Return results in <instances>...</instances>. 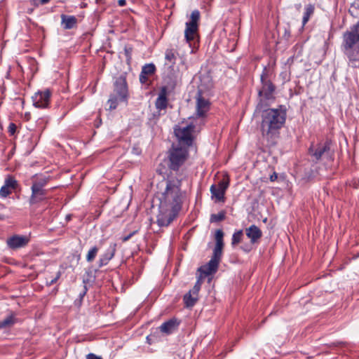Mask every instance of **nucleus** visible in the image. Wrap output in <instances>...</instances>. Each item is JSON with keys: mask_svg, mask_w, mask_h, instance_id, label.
<instances>
[{"mask_svg": "<svg viewBox=\"0 0 359 359\" xmlns=\"http://www.w3.org/2000/svg\"><path fill=\"white\" fill-rule=\"evenodd\" d=\"M181 185V180L177 177L166 181L165 189L159 198L160 213L157 216L158 226H168L180 210L182 203Z\"/></svg>", "mask_w": 359, "mask_h": 359, "instance_id": "1", "label": "nucleus"}, {"mask_svg": "<svg viewBox=\"0 0 359 359\" xmlns=\"http://www.w3.org/2000/svg\"><path fill=\"white\" fill-rule=\"evenodd\" d=\"M265 107L258 110L262 118L260 131L266 145L271 147L276 144L280 137V131L286 121L287 111L282 105L277 109Z\"/></svg>", "mask_w": 359, "mask_h": 359, "instance_id": "2", "label": "nucleus"}, {"mask_svg": "<svg viewBox=\"0 0 359 359\" xmlns=\"http://www.w3.org/2000/svg\"><path fill=\"white\" fill-rule=\"evenodd\" d=\"M341 50L352 68H359V20L344 32Z\"/></svg>", "mask_w": 359, "mask_h": 359, "instance_id": "3", "label": "nucleus"}, {"mask_svg": "<svg viewBox=\"0 0 359 359\" xmlns=\"http://www.w3.org/2000/svg\"><path fill=\"white\" fill-rule=\"evenodd\" d=\"M260 80L261 86L258 89L259 101L257 105V110H261L264 107H266V101H273L276 98L274 94L276 88L271 81L266 67L262 71Z\"/></svg>", "mask_w": 359, "mask_h": 359, "instance_id": "4", "label": "nucleus"}, {"mask_svg": "<svg viewBox=\"0 0 359 359\" xmlns=\"http://www.w3.org/2000/svg\"><path fill=\"white\" fill-rule=\"evenodd\" d=\"M189 155L187 147H173L169 152V168L172 170H178L186 161Z\"/></svg>", "mask_w": 359, "mask_h": 359, "instance_id": "5", "label": "nucleus"}, {"mask_svg": "<svg viewBox=\"0 0 359 359\" xmlns=\"http://www.w3.org/2000/svg\"><path fill=\"white\" fill-rule=\"evenodd\" d=\"M195 125L191 123L184 127H176L174 132L179 142L189 147L194 142V137L193 133Z\"/></svg>", "mask_w": 359, "mask_h": 359, "instance_id": "6", "label": "nucleus"}, {"mask_svg": "<svg viewBox=\"0 0 359 359\" xmlns=\"http://www.w3.org/2000/svg\"><path fill=\"white\" fill-rule=\"evenodd\" d=\"M330 144V141H326L325 143H320L316 146L311 145L309 149V153L316 161L322 158L331 160L332 159L333 153L331 151Z\"/></svg>", "mask_w": 359, "mask_h": 359, "instance_id": "7", "label": "nucleus"}, {"mask_svg": "<svg viewBox=\"0 0 359 359\" xmlns=\"http://www.w3.org/2000/svg\"><path fill=\"white\" fill-rule=\"evenodd\" d=\"M50 96L51 92L49 89L36 92L32 96L34 106L41 109L48 107Z\"/></svg>", "mask_w": 359, "mask_h": 359, "instance_id": "8", "label": "nucleus"}, {"mask_svg": "<svg viewBox=\"0 0 359 359\" xmlns=\"http://www.w3.org/2000/svg\"><path fill=\"white\" fill-rule=\"evenodd\" d=\"M114 89L113 93L119 96V99L127 100L128 96V85L126 78L121 75L114 82Z\"/></svg>", "mask_w": 359, "mask_h": 359, "instance_id": "9", "label": "nucleus"}, {"mask_svg": "<svg viewBox=\"0 0 359 359\" xmlns=\"http://www.w3.org/2000/svg\"><path fill=\"white\" fill-rule=\"evenodd\" d=\"M196 116L205 117L207 112L210 109V102L205 99L202 95V92L198 90L196 95Z\"/></svg>", "mask_w": 359, "mask_h": 359, "instance_id": "10", "label": "nucleus"}, {"mask_svg": "<svg viewBox=\"0 0 359 359\" xmlns=\"http://www.w3.org/2000/svg\"><path fill=\"white\" fill-rule=\"evenodd\" d=\"M18 183L17 180L11 175H8L5 179L4 185L0 189V197L6 198L13 190L18 188Z\"/></svg>", "mask_w": 359, "mask_h": 359, "instance_id": "11", "label": "nucleus"}, {"mask_svg": "<svg viewBox=\"0 0 359 359\" xmlns=\"http://www.w3.org/2000/svg\"><path fill=\"white\" fill-rule=\"evenodd\" d=\"M168 90L167 86H163L160 89L158 97L155 101V107L157 110L161 111L165 110L168 105Z\"/></svg>", "mask_w": 359, "mask_h": 359, "instance_id": "12", "label": "nucleus"}, {"mask_svg": "<svg viewBox=\"0 0 359 359\" xmlns=\"http://www.w3.org/2000/svg\"><path fill=\"white\" fill-rule=\"evenodd\" d=\"M32 194L29 199L31 205H35L45 201L47 197L48 190L46 189H38L31 187Z\"/></svg>", "mask_w": 359, "mask_h": 359, "instance_id": "13", "label": "nucleus"}, {"mask_svg": "<svg viewBox=\"0 0 359 359\" xmlns=\"http://www.w3.org/2000/svg\"><path fill=\"white\" fill-rule=\"evenodd\" d=\"M223 237H224V233H223L222 230H221V229L217 230L216 233H215L216 244H215V248L213 250V256L212 257V258H215L219 262L221 259L222 254V249L224 247Z\"/></svg>", "mask_w": 359, "mask_h": 359, "instance_id": "14", "label": "nucleus"}, {"mask_svg": "<svg viewBox=\"0 0 359 359\" xmlns=\"http://www.w3.org/2000/svg\"><path fill=\"white\" fill-rule=\"evenodd\" d=\"M116 251V243H112L109 245L106 251L100 255L98 261V266L101 268L107 265L109 261L114 257Z\"/></svg>", "mask_w": 359, "mask_h": 359, "instance_id": "15", "label": "nucleus"}, {"mask_svg": "<svg viewBox=\"0 0 359 359\" xmlns=\"http://www.w3.org/2000/svg\"><path fill=\"white\" fill-rule=\"evenodd\" d=\"M29 241L27 236L15 235L7 240V245L11 249H18L26 246Z\"/></svg>", "mask_w": 359, "mask_h": 359, "instance_id": "16", "label": "nucleus"}, {"mask_svg": "<svg viewBox=\"0 0 359 359\" xmlns=\"http://www.w3.org/2000/svg\"><path fill=\"white\" fill-rule=\"evenodd\" d=\"M219 262L216 259L211 258L206 264L201 266L198 271L205 276L212 275L217 271Z\"/></svg>", "mask_w": 359, "mask_h": 359, "instance_id": "17", "label": "nucleus"}, {"mask_svg": "<svg viewBox=\"0 0 359 359\" xmlns=\"http://www.w3.org/2000/svg\"><path fill=\"white\" fill-rule=\"evenodd\" d=\"M50 180L49 175L43 174H36L32 177V187L38 189H45L44 187L47 185Z\"/></svg>", "mask_w": 359, "mask_h": 359, "instance_id": "18", "label": "nucleus"}, {"mask_svg": "<svg viewBox=\"0 0 359 359\" xmlns=\"http://www.w3.org/2000/svg\"><path fill=\"white\" fill-rule=\"evenodd\" d=\"M180 325V322L176 318H171L163 323L159 327L163 333L170 334L176 330Z\"/></svg>", "mask_w": 359, "mask_h": 359, "instance_id": "19", "label": "nucleus"}, {"mask_svg": "<svg viewBox=\"0 0 359 359\" xmlns=\"http://www.w3.org/2000/svg\"><path fill=\"white\" fill-rule=\"evenodd\" d=\"M198 25H189L186 23V29L184 31V36L187 43L191 45L198 36Z\"/></svg>", "mask_w": 359, "mask_h": 359, "instance_id": "20", "label": "nucleus"}, {"mask_svg": "<svg viewBox=\"0 0 359 359\" xmlns=\"http://www.w3.org/2000/svg\"><path fill=\"white\" fill-rule=\"evenodd\" d=\"M246 236L250 239L252 243H257L262 236V232L256 225H251L245 229Z\"/></svg>", "mask_w": 359, "mask_h": 359, "instance_id": "21", "label": "nucleus"}, {"mask_svg": "<svg viewBox=\"0 0 359 359\" xmlns=\"http://www.w3.org/2000/svg\"><path fill=\"white\" fill-rule=\"evenodd\" d=\"M77 18L74 15H61V25L65 29H71L77 25Z\"/></svg>", "mask_w": 359, "mask_h": 359, "instance_id": "22", "label": "nucleus"}, {"mask_svg": "<svg viewBox=\"0 0 359 359\" xmlns=\"http://www.w3.org/2000/svg\"><path fill=\"white\" fill-rule=\"evenodd\" d=\"M210 191L212 198L215 199L216 202L224 201L226 192L221 189V188H219L215 184H212L210 187Z\"/></svg>", "mask_w": 359, "mask_h": 359, "instance_id": "23", "label": "nucleus"}, {"mask_svg": "<svg viewBox=\"0 0 359 359\" xmlns=\"http://www.w3.org/2000/svg\"><path fill=\"white\" fill-rule=\"evenodd\" d=\"M315 11L314 5L313 4H307L304 8V13L302 18V24L305 25L310 18L313 15Z\"/></svg>", "mask_w": 359, "mask_h": 359, "instance_id": "24", "label": "nucleus"}, {"mask_svg": "<svg viewBox=\"0 0 359 359\" xmlns=\"http://www.w3.org/2000/svg\"><path fill=\"white\" fill-rule=\"evenodd\" d=\"M127 100H122L121 99H119V96L112 93L110 95L109 98L107 101V104L109 105V109L113 110L115 109L118 103L121 102H126Z\"/></svg>", "mask_w": 359, "mask_h": 359, "instance_id": "25", "label": "nucleus"}, {"mask_svg": "<svg viewBox=\"0 0 359 359\" xmlns=\"http://www.w3.org/2000/svg\"><path fill=\"white\" fill-rule=\"evenodd\" d=\"M198 297H194L192 293L189 292L185 294L183 300L186 307H192L195 305L196 302L198 301Z\"/></svg>", "mask_w": 359, "mask_h": 359, "instance_id": "26", "label": "nucleus"}, {"mask_svg": "<svg viewBox=\"0 0 359 359\" xmlns=\"http://www.w3.org/2000/svg\"><path fill=\"white\" fill-rule=\"evenodd\" d=\"M16 323V318L13 313L8 316L2 321H0V328L11 327Z\"/></svg>", "mask_w": 359, "mask_h": 359, "instance_id": "27", "label": "nucleus"}, {"mask_svg": "<svg viewBox=\"0 0 359 359\" xmlns=\"http://www.w3.org/2000/svg\"><path fill=\"white\" fill-rule=\"evenodd\" d=\"M156 68L153 63L146 64L142 68L140 73L147 76H152L156 72Z\"/></svg>", "mask_w": 359, "mask_h": 359, "instance_id": "28", "label": "nucleus"}, {"mask_svg": "<svg viewBox=\"0 0 359 359\" xmlns=\"http://www.w3.org/2000/svg\"><path fill=\"white\" fill-rule=\"evenodd\" d=\"M99 251V248L96 245L92 247L88 252L86 255V261L88 262H92L94 261L96 257L97 252Z\"/></svg>", "mask_w": 359, "mask_h": 359, "instance_id": "29", "label": "nucleus"}, {"mask_svg": "<svg viewBox=\"0 0 359 359\" xmlns=\"http://www.w3.org/2000/svg\"><path fill=\"white\" fill-rule=\"evenodd\" d=\"M165 60L172 65L175 63L176 56L175 51L174 49H167L165 53Z\"/></svg>", "mask_w": 359, "mask_h": 359, "instance_id": "30", "label": "nucleus"}, {"mask_svg": "<svg viewBox=\"0 0 359 359\" xmlns=\"http://www.w3.org/2000/svg\"><path fill=\"white\" fill-rule=\"evenodd\" d=\"M229 177L228 175H225L222 177V179L217 184H215L219 188H221L223 191L226 192V189H228L229 186Z\"/></svg>", "mask_w": 359, "mask_h": 359, "instance_id": "31", "label": "nucleus"}, {"mask_svg": "<svg viewBox=\"0 0 359 359\" xmlns=\"http://www.w3.org/2000/svg\"><path fill=\"white\" fill-rule=\"evenodd\" d=\"M225 212L221 211L217 214H212L210 216V222H219L225 219Z\"/></svg>", "mask_w": 359, "mask_h": 359, "instance_id": "32", "label": "nucleus"}, {"mask_svg": "<svg viewBox=\"0 0 359 359\" xmlns=\"http://www.w3.org/2000/svg\"><path fill=\"white\" fill-rule=\"evenodd\" d=\"M200 19V12L198 10L193 11L191 14V20L187 22V24L198 25Z\"/></svg>", "mask_w": 359, "mask_h": 359, "instance_id": "33", "label": "nucleus"}, {"mask_svg": "<svg viewBox=\"0 0 359 359\" xmlns=\"http://www.w3.org/2000/svg\"><path fill=\"white\" fill-rule=\"evenodd\" d=\"M243 237V231L239 230L235 232L232 236L231 245H236L241 243Z\"/></svg>", "mask_w": 359, "mask_h": 359, "instance_id": "34", "label": "nucleus"}, {"mask_svg": "<svg viewBox=\"0 0 359 359\" xmlns=\"http://www.w3.org/2000/svg\"><path fill=\"white\" fill-rule=\"evenodd\" d=\"M201 280L198 279L196 283H195L194 286L191 290H189L191 293L194 294V297H196L198 298V292L200 291L201 287Z\"/></svg>", "mask_w": 359, "mask_h": 359, "instance_id": "35", "label": "nucleus"}, {"mask_svg": "<svg viewBox=\"0 0 359 359\" xmlns=\"http://www.w3.org/2000/svg\"><path fill=\"white\" fill-rule=\"evenodd\" d=\"M161 111L157 110L156 112H154L151 114L150 117L149 118V123L152 124H156V122L158 121L160 116H161Z\"/></svg>", "mask_w": 359, "mask_h": 359, "instance_id": "36", "label": "nucleus"}, {"mask_svg": "<svg viewBox=\"0 0 359 359\" xmlns=\"http://www.w3.org/2000/svg\"><path fill=\"white\" fill-rule=\"evenodd\" d=\"M149 76L147 75H145L144 74L140 73V81L142 84L149 86L150 82H149Z\"/></svg>", "mask_w": 359, "mask_h": 359, "instance_id": "37", "label": "nucleus"}, {"mask_svg": "<svg viewBox=\"0 0 359 359\" xmlns=\"http://www.w3.org/2000/svg\"><path fill=\"white\" fill-rule=\"evenodd\" d=\"M8 130L11 135H14L16 130L15 124L13 123H11L8 126Z\"/></svg>", "mask_w": 359, "mask_h": 359, "instance_id": "38", "label": "nucleus"}, {"mask_svg": "<svg viewBox=\"0 0 359 359\" xmlns=\"http://www.w3.org/2000/svg\"><path fill=\"white\" fill-rule=\"evenodd\" d=\"M60 276H61V273H60V271H58V272H57V275H56V276H55V278H54L53 279H52V280H51L48 283V285H53L54 283H55L57 282V280L60 278Z\"/></svg>", "mask_w": 359, "mask_h": 359, "instance_id": "39", "label": "nucleus"}, {"mask_svg": "<svg viewBox=\"0 0 359 359\" xmlns=\"http://www.w3.org/2000/svg\"><path fill=\"white\" fill-rule=\"evenodd\" d=\"M86 359H102V357L98 356L94 353H88L86 355Z\"/></svg>", "mask_w": 359, "mask_h": 359, "instance_id": "40", "label": "nucleus"}, {"mask_svg": "<svg viewBox=\"0 0 359 359\" xmlns=\"http://www.w3.org/2000/svg\"><path fill=\"white\" fill-rule=\"evenodd\" d=\"M125 54L127 57L128 59H130L131 57V53H132V48H125Z\"/></svg>", "mask_w": 359, "mask_h": 359, "instance_id": "41", "label": "nucleus"}, {"mask_svg": "<svg viewBox=\"0 0 359 359\" xmlns=\"http://www.w3.org/2000/svg\"><path fill=\"white\" fill-rule=\"evenodd\" d=\"M135 233H136V231H133V232L130 233V234H128V236H124L122 238L123 241V242L128 241Z\"/></svg>", "mask_w": 359, "mask_h": 359, "instance_id": "42", "label": "nucleus"}, {"mask_svg": "<svg viewBox=\"0 0 359 359\" xmlns=\"http://www.w3.org/2000/svg\"><path fill=\"white\" fill-rule=\"evenodd\" d=\"M278 178V175L276 172H273L271 176H270V180L271 182H274L275 180H276Z\"/></svg>", "mask_w": 359, "mask_h": 359, "instance_id": "43", "label": "nucleus"}, {"mask_svg": "<svg viewBox=\"0 0 359 359\" xmlns=\"http://www.w3.org/2000/svg\"><path fill=\"white\" fill-rule=\"evenodd\" d=\"M118 4L120 6H124L126 5V0H118Z\"/></svg>", "mask_w": 359, "mask_h": 359, "instance_id": "44", "label": "nucleus"}, {"mask_svg": "<svg viewBox=\"0 0 359 359\" xmlns=\"http://www.w3.org/2000/svg\"><path fill=\"white\" fill-rule=\"evenodd\" d=\"M294 56H292L287 60V63H292L294 62Z\"/></svg>", "mask_w": 359, "mask_h": 359, "instance_id": "45", "label": "nucleus"}, {"mask_svg": "<svg viewBox=\"0 0 359 359\" xmlns=\"http://www.w3.org/2000/svg\"><path fill=\"white\" fill-rule=\"evenodd\" d=\"M39 1H40L41 4L43 5V4H48L50 0H39Z\"/></svg>", "mask_w": 359, "mask_h": 359, "instance_id": "46", "label": "nucleus"}, {"mask_svg": "<svg viewBox=\"0 0 359 359\" xmlns=\"http://www.w3.org/2000/svg\"><path fill=\"white\" fill-rule=\"evenodd\" d=\"M353 187H354L355 188H358V184L355 183V184H354V185H353Z\"/></svg>", "mask_w": 359, "mask_h": 359, "instance_id": "47", "label": "nucleus"}, {"mask_svg": "<svg viewBox=\"0 0 359 359\" xmlns=\"http://www.w3.org/2000/svg\"><path fill=\"white\" fill-rule=\"evenodd\" d=\"M4 219V217L2 215H0V220H2Z\"/></svg>", "mask_w": 359, "mask_h": 359, "instance_id": "48", "label": "nucleus"}]
</instances>
